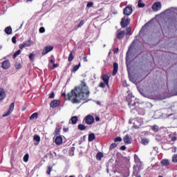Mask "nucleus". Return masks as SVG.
Segmentation results:
<instances>
[{"mask_svg": "<svg viewBox=\"0 0 177 177\" xmlns=\"http://www.w3.org/2000/svg\"><path fill=\"white\" fill-rule=\"evenodd\" d=\"M6 97V93L3 88H0V102Z\"/></svg>", "mask_w": 177, "mask_h": 177, "instance_id": "obj_14", "label": "nucleus"}, {"mask_svg": "<svg viewBox=\"0 0 177 177\" xmlns=\"http://www.w3.org/2000/svg\"><path fill=\"white\" fill-rule=\"evenodd\" d=\"M1 67L3 70H8V68H10V62L9 60H6L3 62Z\"/></svg>", "mask_w": 177, "mask_h": 177, "instance_id": "obj_12", "label": "nucleus"}, {"mask_svg": "<svg viewBox=\"0 0 177 177\" xmlns=\"http://www.w3.org/2000/svg\"><path fill=\"white\" fill-rule=\"evenodd\" d=\"M33 140H35V142H37V143H39V142H41V137H39L38 135H35Z\"/></svg>", "mask_w": 177, "mask_h": 177, "instance_id": "obj_25", "label": "nucleus"}, {"mask_svg": "<svg viewBox=\"0 0 177 177\" xmlns=\"http://www.w3.org/2000/svg\"><path fill=\"white\" fill-rule=\"evenodd\" d=\"M78 129H80V131H85V129H86V126L84 124H79Z\"/></svg>", "mask_w": 177, "mask_h": 177, "instance_id": "obj_27", "label": "nucleus"}, {"mask_svg": "<svg viewBox=\"0 0 177 177\" xmlns=\"http://www.w3.org/2000/svg\"><path fill=\"white\" fill-rule=\"evenodd\" d=\"M59 104H60V100H55L50 103V107H51L52 109H56V107H57Z\"/></svg>", "mask_w": 177, "mask_h": 177, "instance_id": "obj_13", "label": "nucleus"}, {"mask_svg": "<svg viewBox=\"0 0 177 177\" xmlns=\"http://www.w3.org/2000/svg\"><path fill=\"white\" fill-rule=\"evenodd\" d=\"M123 140L125 145H130L131 143V138H129V136L128 135L125 136V137L123 138Z\"/></svg>", "mask_w": 177, "mask_h": 177, "instance_id": "obj_18", "label": "nucleus"}, {"mask_svg": "<svg viewBox=\"0 0 177 177\" xmlns=\"http://www.w3.org/2000/svg\"><path fill=\"white\" fill-rule=\"evenodd\" d=\"M49 98L50 99H55V93L52 92L50 95H49Z\"/></svg>", "mask_w": 177, "mask_h": 177, "instance_id": "obj_46", "label": "nucleus"}, {"mask_svg": "<svg viewBox=\"0 0 177 177\" xmlns=\"http://www.w3.org/2000/svg\"><path fill=\"white\" fill-rule=\"evenodd\" d=\"M102 157H103V153L101 152L97 153L96 155V158H97V160H98V161H100V160H102Z\"/></svg>", "mask_w": 177, "mask_h": 177, "instance_id": "obj_26", "label": "nucleus"}, {"mask_svg": "<svg viewBox=\"0 0 177 177\" xmlns=\"http://www.w3.org/2000/svg\"><path fill=\"white\" fill-rule=\"evenodd\" d=\"M95 121H97V122L100 121V118L96 117L95 118Z\"/></svg>", "mask_w": 177, "mask_h": 177, "instance_id": "obj_54", "label": "nucleus"}, {"mask_svg": "<svg viewBox=\"0 0 177 177\" xmlns=\"http://www.w3.org/2000/svg\"><path fill=\"white\" fill-rule=\"evenodd\" d=\"M120 150H127V147H125V146H122L121 147H120Z\"/></svg>", "mask_w": 177, "mask_h": 177, "instance_id": "obj_51", "label": "nucleus"}, {"mask_svg": "<svg viewBox=\"0 0 177 177\" xmlns=\"http://www.w3.org/2000/svg\"><path fill=\"white\" fill-rule=\"evenodd\" d=\"M110 77H111V75L109 73L104 74L102 76V80H103L104 82L106 84V86H108V87H109V81L110 80Z\"/></svg>", "mask_w": 177, "mask_h": 177, "instance_id": "obj_11", "label": "nucleus"}, {"mask_svg": "<svg viewBox=\"0 0 177 177\" xmlns=\"http://www.w3.org/2000/svg\"><path fill=\"white\" fill-rule=\"evenodd\" d=\"M15 110V102H12L9 107V111L3 115V117H8V115H10Z\"/></svg>", "mask_w": 177, "mask_h": 177, "instance_id": "obj_7", "label": "nucleus"}, {"mask_svg": "<svg viewBox=\"0 0 177 177\" xmlns=\"http://www.w3.org/2000/svg\"><path fill=\"white\" fill-rule=\"evenodd\" d=\"M71 121L73 125H75L77 124V121H78V117L73 116L71 118Z\"/></svg>", "mask_w": 177, "mask_h": 177, "instance_id": "obj_21", "label": "nucleus"}, {"mask_svg": "<svg viewBox=\"0 0 177 177\" xmlns=\"http://www.w3.org/2000/svg\"><path fill=\"white\" fill-rule=\"evenodd\" d=\"M99 86H100V88H105L106 87V83L105 82H100Z\"/></svg>", "mask_w": 177, "mask_h": 177, "instance_id": "obj_43", "label": "nucleus"}, {"mask_svg": "<svg viewBox=\"0 0 177 177\" xmlns=\"http://www.w3.org/2000/svg\"><path fill=\"white\" fill-rule=\"evenodd\" d=\"M21 27H23V23L21 24V25L20 26V28H21Z\"/></svg>", "mask_w": 177, "mask_h": 177, "instance_id": "obj_59", "label": "nucleus"}, {"mask_svg": "<svg viewBox=\"0 0 177 177\" xmlns=\"http://www.w3.org/2000/svg\"><path fill=\"white\" fill-rule=\"evenodd\" d=\"M140 121V122H139V120H136V122H133V128H135V129H139V128H140L143 124V122L141 120Z\"/></svg>", "mask_w": 177, "mask_h": 177, "instance_id": "obj_15", "label": "nucleus"}, {"mask_svg": "<svg viewBox=\"0 0 177 177\" xmlns=\"http://www.w3.org/2000/svg\"><path fill=\"white\" fill-rule=\"evenodd\" d=\"M130 21H131V19H129L122 18L120 22V24L122 28H125V27H127Z\"/></svg>", "mask_w": 177, "mask_h": 177, "instance_id": "obj_9", "label": "nucleus"}, {"mask_svg": "<svg viewBox=\"0 0 177 177\" xmlns=\"http://www.w3.org/2000/svg\"><path fill=\"white\" fill-rule=\"evenodd\" d=\"M55 142L56 145L60 146V145L63 143V138H62V136H57L56 137Z\"/></svg>", "mask_w": 177, "mask_h": 177, "instance_id": "obj_17", "label": "nucleus"}, {"mask_svg": "<svg viewBox=\"0 0 177 177\" xmlns=\"http://www.w3.org/2000/svg\"><path fill=\"white\" fill-rule=\"evenodd\" d=\"M145 4L143 3V1L139 0L138 1V8H145Z\"/></svg>", "mask_w": 177, "mask_h": 177, "instance_id": "obj_29", "label": "nucleus"}, {"mask_svg": "<svg viewBox=\"0 0 177 177\" xmlns=\"http://www.w3.org/2000/svg\"><path fill=\"white\" fill-rule=\"evenodd\" d=\"M133 9L131 6H127L124 8L123 13L125 16H131L132 15Z\"/></svg>", "mask_w": 177, "mask_h": 177, "instance_id": "obj_6", "label": "nucleus"}, {"mask_svg": "<svg viewBox=\"0 0 177 177\" xmlns=\"http://www.w3.org/2000/svg\"><path fill=\"white\" fill-rule=\"evenodd\" d=\"M28 1V2H30V1H32V0H27Z\"/></svg>", "mask_w": 177, "mask_h": 177, "instance_id": "obj_61", "label": "nucleus"}, {"mask_svg": "<svg viewBox=\"0 0 177 177\" xmlns=\"http://www.w3.org/2000/svg\"><path fill=\"white\" fill-rule=\"evenodd\" d=\"M87 8H92V6H93V2H88L86 5Z\"/></svg>", "mask_w": 177, "mask_h": 177, "instance_id": "obj_44", "label": "nucleus"}, {"mask_svg": "<svg viewBox=\"0 0 177 177\" xmlns=\"http://www.w3.org/2000/svg\"><path fill=\"white\" fill-rule=\"evenodd\" d=\"M5 32L6 34H8V35H10V34H12V27L8 26L5 28Z\"/></svg>", "mask_w": 177, "mask_h": 177, "instance_id": "obj_20", "label": "nucleus"}, {"mask_svg": "<svg viewBox=\"0 0 177 177\" xmlns=\"http://www.w3.org/2000/svg\"><path fill=\"white\" fill-rule=\"evenodd\" d=\"M20 53H21V50H18L17 52H15L14 53L13 57L15 59V57H17V56H19V55H20Z\"/></svg>", "mask_w": 177, "mask_h": 177, "instance_id": "obj_33", "label": "nucleus"}, {"mask_svg": "<svg viewBox=\"0 0 177 177\" xmlns=\"http://www.w3.org/2000/svg\"><path fill=\"white\" fill-rule=\"evenodd\" d=\"M173 162H177V154H174L172 157Z\"/></svg>", "mask_w": 177, "mask_h": 177, "instance_id": "obj_41", "label": "nucleus"}, {"mask_svg": "<svg viewBox=\"0 0 177 177\" xmlns=\"http://www.w3.org/2000/svg\"><path fill=\"white\" fill-rule=\"evenodd\" d=\"M86 177H91V175L87 174V175L86 176Z\"/></svg>", "mask_w": 177, "mask_h": 177, "instance_id": "obj_58", "label": "nucleus"}, {"mask_svg": "<svg viewBox=\"0 0 177 177\" xmlns=\"http://www.w3.org/2000/svg\"><path fill=\"white\" fill-rule=\"evenodd\" d=\"M141 142L142 145H147L150 142V140H149L148 138H142L141 140Z\"/></svg>", "mask_w": 177, "mask_h": 177, "instance_id": "obj_23", "label": "nucleus"}, {"mask_svg": "<svg viewBox=\"0 0 177 177\" xmlns=\"http://www.w3.org/2000/svg\"><path fill=\"white\" fill-rule=\"evenodd\" d=\"M114 140L115 142H122V138L121 137H117Z\"/></svg>", "mask_w": 177, "mask_h": 177, "instance_id": "obj_45", "label": "nucleus"}, {"mask_svg": "<svg viewBox=\"0 0 177 177\" xmlns=\"http://www.w3.org/2000/svg\"><path fill=\"white\" fill-rule=\"evenodd\" d=\"M12 44H16L17 41H16V37H13L12 38Z\"/></svg>", "mask_w": 177, "mask_h": 177, "instance_id": "obj_49", "label": "nucleus"}, {"mask_svg": "<svg viewBox=\"0 0 177 177\" xmlns=\"http://www.w3.org/2000/svg\"><path fill=\"white\" fill-rule=\"evenodd\" d=\"M162 6L160 1L155 2L152 6L153 12H158V10H161Z\"/></svg>", "mask_w": 177, "mask_h": 177, "instance_id": "obj_3", "label": "nucleus"}, {"mask_svg": "<svg viewBox=\"0 0 177 177\" xmlns=\"http://www.w3.org/2000/svg\"><path fill=\"white\" fill-rule=\"evenodd\" d=\"M117 73H118V64L117 62L113 63V71L112 73V75H116Z\"/></svg>", "mask_w": 177, "mask_h": 177, "instance_id": "obj_16", "label": "nucleus"}, {"mask_svg": "<svg viewBox=\"0 0 177 177\" xmlns=\"http://www.w3.org/2000/svg\"><path fill=\"white\" fill-rule=\"evenodd\" d=\"M115 147H117V144L112 143L109 147V149L113 150V149H115Z\"/></svg>", "mask_w": 177, "mask_h": 177, "instance_id": "obj_37", "label": "nucleus"}, {"mask_svg": "<svg viewBox=\"0 0 177 177\" xmlns=\"http://www.w3.org/2000/svg\"><path fill=\"white\" fill-rule=\"evenodd\" d=\"M153 153H155L156 154H157V153H158V147H154L153 151L152 152H151V154H153Z\"/></svg>", "mask_w": 177, "mask_h": 177, "instance_id": "obj_38", "label": "nucleus"}, {"mask_svg": "<svg viewBox=\"0 0 177 177\" xmlns=\"http://www.w3.org/2000/svg\"><path fill=\"white\" fill-rule=\"evenodd\" d=\"M95 140V133H91L88 135V142H93Z\"/></svg>", "mask_w": 177, "mask_h": 177, "instance_id": "obj_22", "label": "nucleus"}, {"mask_svg": "<svg viewBox=\"0 0 177 177\" xmlns=\"http://www.w3.org/2000/svg\"><path fill=\"white\" fill-rule=\"evenodd\" d=\"M91 95L89 87L84 81L81 82V84L75 87L67 95L64 94L66 100H70L73 104L81 103L82 100H88Z\"/></svg>", "mask_w": 177, "mask_h": 177, "instance_id": "obj_1", "label": "nucleus"}, {"mask_svg": "<svg viewBox=\"0 0 177 177\" xmlns=\"http://www.w3.org/2000/svg\"><path fill=\"white\" fill-rule=\"evenodd\" d=\"M58 66V65H57V64H53V66H52V65H50V64H48V67L50 68V70H53V68H56V67H57Z\"/></svg>", "mask_w": 177, "mask_h": 177, "instance_id": "obj_34", "label": "nucleus"}, {"mask_svg": "<svg viewBox=\"0 0 177 177\" xmlns=\"http://www.w3.org/2000/svg\"><path fill=\"white\" fill-rule=\"evenodd\" d=\"M174 151H176V148H174Z\"/></svg>", "mask_w": 177, "mask_h": 177, "instance_id": "obj_60", "label": "nucleus"}, {"mask_svg": "<svg viewBox=\"0 0 177 177\" xmlns=\"http://www.w3.org/2000/svg\"><path fill=\"white\" fill-rule=\"evenodd\" d=\"M28 153L25 154V156H24V162H28Z\"/></svg>", "mask_w": 177, "mask_h": 177, "instance_id": "obj_35", "label": "nucleus"}, {"mask_svg": "<svg viewBox=\"0 0 177 177\" xmlns=\"http://www.w3.org/2000/svg\"><path fill=\"white\" fill-rule=\"evenodd\" d=\"M152 131H153V132H158V125H153L151 127Z\"/></svg>", "mask_w": 177, "mask_h": 177, "instance_id": "obj_28", "label": "nucleus"}, {"mask_svg": "<svg viewBox=\"0 0 177 177\" xmlns=\"http://www.w3.org/2000/svg\"><path fill=\"white\" fill-rule=\"evenodd\" d=\"M34 57H35V55L34 53H30L29 55V59L30 60H34Z\"/></svg>", "mask_w": 177, "mask_h": 177, "instance_id": "obj_42", "label": "nucleus"}, {"mask_svg": "<svg viewBox=\"0 0 177 177\" xmlns=\"http://www.w3.org/2000/svg\"><path fill=\"white\" fill-rule=\"evenodd\" d=\"M80 66H81L80 63L78 65L74 66L73 68L72 69V71H73V72L77 71V70L80 68Z\"/></svg>", "mask_w": 177, "mask_h": 177, "instance_id": "obj_30", "label": "nucleus"}, {"mask_svg": "<svg viewBox=\"0 0 177 177\" xmlns=\"http://www.w3.org/2000/svg\"><path fill=\"white\" fill-rule=\"evenodd\" d=\"M68 60V62H73V60H74V55H73V53H71L69 54Z\"/></svg>", "mask_w": 177, "mask_h": 177, "instance_id": "obj_31", "label": "nucleus"}, {"mask_svg": "<svg viewBox=\"0 0 177 177\" xmlns=\"http://www.w3.org/2000/svg\"><path fill=\"white\" fill-rule=\"evenodd\" d=\"M31 46V39L24 41L23 44L19 45V49H24V48H28Z\"/></svg>", "mask_w": 177, "mask_h": 177, "instance_id": "obj_4", "label": "nucleus"}, {"mask_svg": "<svg viewBox=\"0 0 177 177\" xmlns=\"http://www.w3.org/2000/svg\"><path fill=\"white\" fill-rule=\"evenodd\" d=\"M70 177H74V176H70Z\"/></svg>", "mask_w": 177, "mask_h": 177, "instance_id": "obj_62", "label": "nucleus"}, {"mask_svg": "<svg viewBox=\"0 0 177 177\" xmlns=\"http://www.w3.org/2000/svg\"><path fill=\"white\" fill-rule=\"evenodd\" d=\"M39 32H41V33L45 32V28L41 27V28H39Z\"/></svg>", "mask_w": 177, "mask_h": 177, "instance_id": "obj_48", "label": "nucleus"}, {"mask_svg": "<svg viewBox=\"0 0 177 177\" xmlns=\"http://www.w3.org/2000/svg\"><path fill=\"white\" fill-rule=\"evenodd\" d=\"M125 37V30H122L121 29H119L116 32V38L118 39H122Z\"/></svg>", "mask_w": 177, "mask_h": 177, "instance_id": "obj_5", "label": "nucleus"}, {"mask_svg": "<svg viewBox=\"0 0 177 177\" xmlns=\"http://www.w3.org/2000/svg\"><path fill=\"white\" fill-rule=\"evenodd\" d=\"M175 117H176V118H175V119L177 120V113L175 114Z\"/></svg>", "mask_w": 177, "mask_h": 177, "instance_id": "obj_57", "label": "nucleus"}, {"mask_svg": "<svg viewBox=\"0 0 177 177\" xmlns=\"http://www.w3.org/2000/svg\"><path fill=\"white\" fill-rule=\"evenodd\" d=\"M176 12H177V8L171 7L166 10L165 11V13H166V15H174V13H176Z\"/></svg>", "mask_w": 177, "mask_h": 177, "instance_id": "obj_8", "label": "nucleus"}, {"mask_svg": "<svg viewBox=\"0 0 177 177\" xmlns=\"http://www.w3.org/2000/svg\"><path fill=\"white\" fill-rule=\"evenodd\" d=\"M114 53H118V48L114 49Z\"/></svg>", "mask_w": 177, "mask_h": 177, "instance_id": "obj_52", "label": "nucleus"}, {"mask_svg": "<svg viewBox=\"0 0 177 177\" xmlns=\"http://www.w3.org/2000/svg\"><path fill=\"white\" fill-rule=\"evenodd\" d=\"M15 68L17 70H20V68H21V64H20V63H17L15 64Z\"/></svg>", "mask_w": 177, "mask_h": 177, "instance_id": "obj_40", "label": "nucleus"}, {"mask_svg": "<svg viewBox=\"0 0 177 177\" xmlns=\"http://www.w3.org/2000/svg\"><path fill=\"white\" fill-rule=\"evenodd\" d=\"M127 35H131V28H127Z\"/></svg>", "mask_w": 177, "mask_h": 177, "instance_id": "obj_47", "label": "nucleus"}, {"mask_svg": "<svg viewBox=\"0 0 177 177\" xmlns=\"http://www.w3.org/2000/svg\"><path fill=\"white\" fill-rule=\"evenodd\" d=\"M127 100L129 106H135V102H132V101L130 100L129 97H127Z\"/></svg>", "mask_w": 177, "mask_h": 177, "instance_id": "obj_32", "label": "nucleus"}, {"mask_svg": "<svg viewBox=\"0 0 177 177\" xmlns=\"http://www.w3.org/2000/svg\"><path fill=\"white\" fill-rule=\"evenodd\" d=\"M52 50H53V46H47L44 47V48L43 49L42 55H45L47 53H49V52H52Z\"/></svg>", "mask_w": 177, "mask_h": 177, "instance_id": "obj_10", "label": "nucleus"}, {"mask_svg": "<svg viewBox=\"0 0 177 177\" xmlns=\"http://www.w3.org/2000/svg\"><path fill=\"white\" fill-rule=\"evenodd\" d=\"M172 140H173V141L176 140V138H172Z\"/></svg>", "mask_w": 177, "mask_h": 177, "instance_id": "obj_56", "label": "nucleus"}, {"mask_svg": "<svg viewBox=\"0 0 177 177\" xmlns=\"http://www.w3.org/2000/svg\"><path fill=\"white\" fill-rule=\"evenodd\" d=\"M55 64V60H53V59H50V64H50V66H52V64Z\"/></svg>", "mask_w": 177, "mask_h": 177, "instance_id": "obj_50", "label": "nucleus"}, {"mask_svg": "<svg viewBox=\"0 0 177 177\" xmlns=\"http://www.w3.org/2000/svg\"><path fill=\"white\" fill-rule=\"evenodd\" d=\"M83 60L84 62H88V59L86 58V56L84 57Z\"/></svg>", "mask_w": 177, "mask_h": 177, "instance_id": "obj_53", "label": "nucleus"}, {"mask_svg": "<svg viewBox=\"0 0 177 177\" xmlns=\"http://www.w3.org/2000/svg\"><path fill=\"white\" fill-rule=\"evenodd\" d=\"M171 115H174V114H169L167 115V117H171Z\"/></svg>", "mask_w": 177, "mask_h": 177, "instance_id": "obj_55", "label": "nucleus"}, {"mask_svg": "<svg viewBox=\"0 0 177 177\" xmlns=\"http://www.w3.org/2000/svg\"><path fill=\"white\" fill-rule=\"evenodd\" d=\"M37 118H38V113H34L30 117V120H37Z\"/></svg>", "mask_w": 177, "mask_h": 177, "instance_id": "obj_24", "label": "nucleus"}, {"mask_svg": "<svg viewBox=\"0 0 177 177\" xmlns=\"http://www.w3.org/2000/svg\"><path fill=\"white\" fill-rule=\"evenodd\" d=\"M161 164H162V165L167 167L169 165V160L168 159H163L161 161Z\"/></svg>", "mask_w": 177, "mask_h": 177, "instance_id": "obj_19", "label": "nucleus"}, {"mask_svg": "<svg viewBox=\"0 0 177 177\" xmlns=\"http://www.w3.org/2000/svg\"><path fill=\"white\" fill-rule=\"evenodd\" d=\"M50 172H52V167L51 166H48L47 171H46V174L48 175H50Z\"/></svg>", "mask_w": 177, "mask_h": 177, "instance_id": "obj_36", "label": "nucleus"}, {"mask_svg": "<svg viewBox=\"0 0 177 177\" xmlns=\"http://www.w3.org/2000/svg\"><path fill=\"white\" fill-rule=\"evenodd\" d=\"M84 20L80 21V22L77 25V28H80L84 26Z\"/></svg>", "mask_w": 177, "mask_h": 177, "instance_id": "obj_39", "label": "nucleus"}, {"mask_svg": "<svg viewBox=\"0 0 177 177\" xmlns=\"http://www.w3.org/2000/svg\"><path fill=\"white\" fill-rule=\"evenodd\" d=\"M152 160H154V158H152Z\"/></svg>", "mask_w": 177, "mask_h": 177, "instance_id": "obj_63", "label": "nucleus"}, {"mask_svg": "<svg viewBox=\"0 0 177 177\" xmlns=\"http://www.w3.org/2000/svg\"><path fill=\"white\" fill-rule=\"evenodd\" d=\"M85 122L87 125H92L95 122V118L91 115H88L85 117Z\"/></svg>", "mask_w": 177, "mask_h": 177, "instance_id": "obj_2", "label": "nucleus"}]
</instances>
